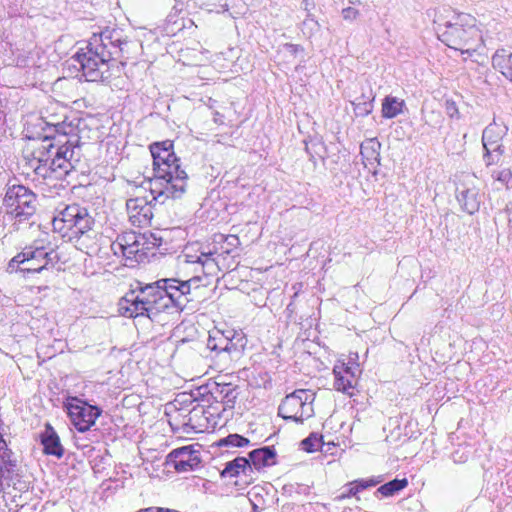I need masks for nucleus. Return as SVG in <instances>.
<instances>
[{
	"instance_id": "nucleus-1",
	"label": "nucleus",
	"mask_w": 512,
	"mask_h": 512,
	"mask_svg": "<svg viewBox=\"0 0 512 512\" xmlns=\"http://www.w3.org/2000/svg\"><path fill=\"white\" fill-rule=\"evenodd\" d=\"M198 277L188 280L160 279L143 285L137 282L119 302L120 313L129 318L147 317L155 320L161 312L172 308L183 310L190 301L191 285Z\"/></svg>"
},
{
	"instance_id": "nucleus-2",
	"label": "nucleus",
	"mask_w": 512,
	"mask_h": 512,
	"mask_svg": "<svg viewBox=\"0 0 512 512\" xmlns=\"http://www.w3.org/2000/svg\"><path fill=\"white\" fill-rule=\"evenodd\" d=\"M26 158L34 172L43 178L62 179L80 159V147L70 146L41 135L26 148Z\"/></svg>"
},
{
	"instance_id": "nucleus-3",
	"label": "nucleus",
	"mask_w": 512,
	"mask_h": 512,
	"mask_svg": "<svg viewBox=\"0 0 512 512\" xmlns=\"http://www.w3.org/2000/svg\"><path fill=\"white\" fill-rule=\"evenodd\" d=\"M433 25L438 39L462 55L471 57L483 44L476 18L470 14L440 8L435 11Z\"/></svg>"
},
{
	"instance_id": "nucleus-4",
	"label": "nucleus",
	"mask_w": 512,
	"mask_h": 512,
	"mask_svg": "<svg viewBox=\"0 0 512 512\" xmlns=\"http://www.w3.org/2000/svg\"><path fill=\"white\" fill-rule=\"evenodd\" d=\"M153 157L154 177L150 179V189L155 199L167 195L180 198L187 186V173L181 169L180 159L173 152L171 141L154 143L150 146Z\"/></svg>"
},
{
	"instance_id": "nucleus-5",
	"label": "nucleus",
	"mask_w": 512,
	"mask_h": 512,
	"mask_svg": "<svg viewBox=\"0 0 512 512\" xmlns=\"http://www.w3.org/2000/svg\"><path fill=\"white\" fill-rule=\"evenodd\" d=\"M72 59L86 81H101L108 73L109 52L103 38L97 34H93L86 48L78 51Z\"/></svg>"
},
{
	"instance_id": "nucleus-6",
	"label": "nucleus",
	"mask_w": 512,
	"mask_h": 512,
	"mask_svg": "<svg viewBox=\"0 0 512 512\" xmlns=\"http://www.w3.org/2000/svg\"><path fill=\"white\" fill-rule=\"evenodd\" d=\"M37 126L43 131V135L58 141H64L70 146H78L80 143L78 124L67 121L65 109L58 104L48 106L37 119Z\"/></svg>"
},
{
	"instance_id": "nucleus-7",
	"label": "nucleus",
	"mask_w": 512,
	"mask_h": 512,
	"mask_svg": "<svg viewBox=\"0 0 512 512\" xmlns=\"http://www.w3.org/2000/svg\"><path fill=\"white\" fill-rule=\"evenodd\" d=\"M52 226L54 232L69 241L78 233L81 235L83 232L91 230L94 226V218L87 208L72 204L56 211L52 219Z\"/></svg>"
},
{
	"instance_id": "nucleus-8",
	"label": "nucleus",
	"mask_w": 512,
	"mask_h": 512,
	"mask_svg": "<svg viewBox=\"0 0 512 512\" xmlns=\"http://www.w3.org/2000/svg\"><path fill=\"white\" fill-rule=\"evenodd\" d=\"M53 251H47L44 246H26L22 252L14 256L8 263L7 272L22 273L24 277L40 273L52 264Z\"/></svg>"
},
{
	"instance_id": "nucleus-9",
	"label": "nucleus",
	"mask_w": 512,
	"mask_h": 512,
	"mask_svg": "<svg viewBox=\"0 0 512 512\" xmlns=\"http://www.w3.org/2000/svg\"><path fill=\"white\" fill-rule=\"evenodd\" d=\"M315 393L308 389H298L287 395L279 405L278 414L286 420L303 423L314 415Z\"/></svg>"
},
{
	"instance_id": "nucleus-10",
	"label": "nucleus",
	"mask_w": 512,
	"mask_h": 512,
	"mask_svg": "<svg viewBox=\"0 0 512 512\" xmlns=\"http://www.w3.org/2000/svg\"><path fill=\"white\" fill-rule=\"evenodd\" d=\"M3 205L6 213L19 221L27 220L36 211V195L23 185L9 187Z\"/></svg>"
},
{
	"instance_id": "nucleus-11",
	"label": "nucleus",
	"mask_w": 512,
	"mask_h": 512,
	"mask_svg": "<svg viewBox=\"0 0 512 512\" xmlns=\"http://www.w3.org/2000/svg\"><path fill=\"white\" fill-rule=\"evenodd\" d=\"M239 396V388L232 383L210 382L197 389L196 399L207 405L221 403L224 409L234 408Z\"/></svg>"
},
{
	"instance_id": "nucleus-12",
	"label": "nucleus",
	"mask_w": 512,
	"mask_h": 512,
	"mask_svg": "<svg viewBox=\"0 0 512 512\" xmlns=\"http://www.w3.org/2000/svg\"><path fill=\"white\" fill-rule=\"evenodd\" d=\"M507 128L496 122L490 123L482 133L483 159L486 166L498 164L505 152L502 140Z\"/></svg>"
},
{
	"instance_id": "nucleus-13",
	"label": "nucleus",
	"mask_w": 512,
	"mask_h": 512,
	"mask_svg": "<svg viewBox=\"0 0 512 512\" xmlns=\"http://www.w3.org/2000/svg\"><path fill=\"white\" fill-rule=\"evenodd\" d=\"M66 408L72 424L79 432L88 431L101 414L98 407L89 405L77 398L68 401Z\"/></svg>"
},
{
	"instance_id": "nucleus-14",
	"label": "nucleus",
	"mask_w": 512,
	"mask_h": 512,
	"mask_svg": "<svg viewBox=\"0 0 512 512\" xmlns=\"http://www.w3.org/2000/svg\"><path fill=\"white\" fill-rule=\"evenodd\" d=\"M246 345V340L242 333L231 331H215L209 336L207 347L212 351L227 352L238 355Z\"/></svg>"
},
{
	"instance_id": "nucleus-15",
	"label": "nucleus",
	"mask_w": 512,
	"mask_h": 512,
	"mask_svg": "<svg viewBox=\"0 0 512 512\" xmlns=\"http://www.w3.org/2000/svg\"><path fill=\"white\" fill-rule=\"evenodd\" d=\"M456 198L463 211L468 214H474L480 208L483 202V194L475 184V178L466 176L456 188Z\"/></svg>"
},
{
	"instance_id": "nucleus-16",
	"label": "nucleus",
	"mask_w": 512,
	"mask_h": 512,
	"mask_svg": "<svg viewBox=\"0 0 512 512\" xmlns=\"http://www.w3.org/2000/svg\"><path fill=\"white\" fill-rule=\"evenodd\" d=\"M333 372L335 376V389L348 395H352V390L355 388L358 377L361 373L359 364L350 359L347 363L335 365Z\"/></svg>"
},
{
	"instance_id": "nucleus-17",
	"label": "nucleus",
	"mask_w": 512,
	"mask_h": 512,
	"mask_svg": "<svg viewBox=\"0 0 512 512\" xmlns=\"http://www.w3.org/2000/svg\"><path fill=\"white\" fill-rule=\"evenodd\" d=\"M129 222L136 227L150 225L153 218L152 205L143 197L130 198L126 201Z\"/></svg>"
},
{
	"instance_id": "nucleus-18",
	"label": "nucleus",
	"mask_w": 512,
	"mask_h": 512,
	"mask_svg": "<svg viewBox=\"0 0 512 512\" xmlns=\"http://www.w3.org/2000/svg\"><path fill=\"white\" fill-rule=\"evenodd\" d=\"M103 38V43L107 45L109 60L125 58L129 59L131 47H136L135 42L122 39L121 32L118 30L104 31L97 34Z\"/></svg>"
},
{
	"instance_id": "nucleus-19",
	"label": "nucleus",
	"mask_w": 512,
	"mask_h": 512,
	"mask_svg": "<svg viewBox=\"0 0 512 512\" xmlns=\"http://www.w3.org/2000/svg\"><path fill=\"white\" fill-rule=\"evenodd\" d=\"M168 458L178 472L193 470L200 463L197 452L192 450L190 446L173 450Z\"/></svg>"
},
{
	"instance_id": "nucleus-20",
	"label": "nucleus",
	"mask_w": 512,
	"mask_h": 512,
	"mask_svg": "<svg viewBox=\"0 0 512 512\" xmlns=\"http://www.w3.org/2000/svg\"><path fill=\"white\" fill-rule=\"evenodd\" d=\"M68 242L74 243L75 247L89 256L97 255L100 251L99 235L93 230H87L81 235L75 236Z\"/></svg>"
},
{
	"instance_id": "nucleus-21",
	"label": "nucleus",
	"mask_w": 512,
	"mask_h": 512,
	"mask_svg": "<svg viewBox=\"0 0 512 512\" xmlns=\"http://www.w3.org/2000/svg\"><path fill=\"white\" fill-rule=\"evenodd\" d=\"M248 460L252 465L253 471H260L262 468L276 463V451L272 446L258 448L249 453Z\"/></svg>"
},
{
	"instance_id": "nucleus-22",
	"label": "nucleus",
	"mask_w": 512,
	"mask_h": 512,
	"mask_svg": "<svg viewBox=\"0 0 512 512\" xmlns=\"http://www.w3.org/2000/svg\"><path fill=\"white\" fill-rule=\"evenodd\" d=\"M41 443L45 454L53 455L57 458L63 456L64 449L60 443V439L49 424L46 425L44 432L41 434Z\"/></svg>"
},
{
	"instance_id": "nucleus-23",
	"label": "nucleus",
	"mask_w": 512,
	"mask_h": 512,
	"mask_svg": "<svg viewBox=\"0 0 512 512\" xmlns=\"http://www.w3.org/2000/svg\"><path fill=\"white\" fill-rule=\"evenodd\" d=\"M253 468L250 461L246 457H237L226 463L225 468L221 472L223 477H234L243 475L252 479Z\"/></svg>"
},
{
	"instance_id": "nucleus-24",
	"label": "nucleus",
	"mask_w": 512,
	"mask_h": 512,
	"mask_svg": "<svg viewBox=\"0 0 512 512\" xmlns=\"http://www.w3.org/2000/svg\"><path fill=\"white\" fill-rule=\"evenodd\" d=\"M493 67L512 82V52L499 49L492 57Z\"/></svg>"
},
{
	"instance_id": "nucleus-25",
	"label": "nucleus",
	"mask_w": 512,
	"mask_h": 512,
	"mask_svg": "<svg viewBox=\"0 0 512 512\" xmlns=\"http://www.w3.org/2000/svg\"><path fill=\"white\" fill-rule=\"evenodd\" d=\"M380 147L381 144L376 139H368L361 144L360 153L366 166L380 163Z\"/></svg>"
},
{
	"instance_id": "nucleus-26",
	"label": "nucleus",
	"mask_w": 512,
	"mask_h": 512,
	"mask_svg": "<svg viewBox=\"0 0 512 512\" xmlns=\"http://www.w3.org/2000/svg\"><path fill=\"white\" fill-rule=\"evenodd\" d=\"M137 239H141V234H136L135 232H128L119 235L117 239L111 243V250L116 256H124L128 248L132 244L137 242Z\"/></svg>"
},
{
	"instance_id": "nucleus-27",
	"label": "nucleus",
	"mask_w": 512,
	"mask_h": 512,
	"mask_svg": "<svg viewBox=\"0 0 512 512\" xmlns=\"http://www.w3.org/2000/svg\"><path fill=\"white\" fill-rule=\"evenodd\" d=\"M404 106L403 100L394 96H386L382 102V116L387 119L395 118L403 112Z\"/></svg>"
},
{
	"instance_id": "nucleus-28",
	"label": "nucleus",
	"mask_w": 512,
	"mask_h": 512,
	"mask_svg": "<svg viewBox=\"0 0 512 512\" xmlns=\"http://www.w3.org/2000/svg\"><path fill=\"white\" fill-rule=\"evenodd\" d=\"M306 152L309 155L310 160L316 164L317 159L325 160L327 148L324 142L320 138H311L306 142Z\"/></svg>"
},
{
	"instance_id": "nucleus-29",
	"label": "nucleus",
	"mask_w": 512,
	"mask_h": 512,
	"mask_svg": "<svg viewBox=\"0 0 512 512\" xmlns=\"http://www.w3.org/2000/svg\"><path fill=\"white\" fill-rule=\"evenodd\" d=\"M186 263H197L200 264L203 271L208 270L209 272L216 266L213 254L211 252H201L200 255L184 254Z\"/></svg>"
},
{
	"instance_id": "nucleus-30",
	"label": "nucleus",
	"mask_w": 512,
	"mask_h": 512,
	"mask_svg": "<svg viewBox=\"0 0 512 512\" xmlns=\"http://www.w3.org/2000/svg\"><path fill=\"white\" fill-rule=\"evenodd\" d=\"M408 480L406 478L403 479H394L389 481L383 485H381L376 493L381 494L383 497H391L407 487Z\"/></svg>"
},
{
	"instance_id": "nucleus-31",
	"label": "nucleus",
	"mask_w": 512,
	"mask_h": 512,
	"mask_svg": "<svg viewBox=\"0 0 512 512\" xmlns=\"http://www.w3.org/2000/svg\"><path fill=\"white\" fill-rule=\"evenodd\" d=\"M373 100L374 97L362 95L360 98L352 101L355 115L358 117L368 116L373 110Z\"/></svg>"
},
{
	"instance_id": "nucleus-32",
	"label": "nucleus",
	"mask_w": 512,
	"mask_h": 512,
	"mask_svg": "<svg viewBox=\"0 0 512 512\" xmlns=\"http://www.w3.org/2000/svg\"><path fill=\"white\" fill-rule=\"evenodd\" d=\"M145 245V236L141 234V239H137V242H135L128 248V250L124 254V257L127 259H135L136 261H138L142 256L145 255Z\"/></svg>"
},
{
	"instance_id": "nucleus-33",
	"label": "nucleus",
	"mask_w": 512,
	"mask_h": 512,
	"mask_svg": "<svg viewBox=\"0 0 512 512\" xmlns=\"http://www.w3.org/2000/svg\"><path fill=\"white\" fill-rule=\"evenodd\" d=\"M493 180L509 189L512 187V172L510 169L494 170L491 174Z\"/></svg>"
},
{
	"instance_id": "nucleus-34",
	"label": "nucleus",
	"mask_w": 512,
	"mask_h": 512,
	"mask_svg": "<svg viewBox=\"0 0 512 512\" xmlns=\"http://www.w3.org/2000/svg\"><path fill=\"white\" fill-rule=\"evenodd\" d=\"M249 439L239 435V434H230L225 438L219 440V446H232V447H244L249 445Z\"/></svg>"
},
{
	"instance_id": "nucleus-35",
	"label": "nucleus",
	"mask_w": 512,
	"mask_h": 512,
	"mask_svg": "<svg viewBox=\"0 0 512 512\" xmlns=\"http://www.w3.org/2000/svg\"><path fill=\"white\" fill-rule=\"evenodd\" d=\"M321 447V438L311 434L301 442V448L306 452L317 451Z\"/></svg>"
},
{
	"instance_id": "nucleus-36",
	"label": "nucleus",
	"mask_w": 512,
	"mask_h": 512,
	"mask_svg": "<svg viewBox=\"0 0 512 512\" xmlns=\"http://www.w3.org/2000/svg\"><path fill=\"white\" fill-rule=\"evenodd\" d=\"M303 50L302 46L292 43H285L281 48V52L289 57H296L299 53H302Z\"/></svg>"
},
{
	"instance_id": "nucleus-37",
	"label": "nucleus",
	"mask_w": 512,
	"mask_h": 512,
	"mask_svg": "<svg viewBox=\"0 0 512 512\" xmlns=\"http://www.w3.org/2000/svg\"><path fill=\"white\" fill-rule=\"evenodd\" d=\"M357 481L360 485L361 490H364V489L378 485L380 482H382V478L375 477V478H370V479H361V480H357Z\"/></svg>"
},
{
	"instance_id": "nucleus-38",
	"label": "nucleus",
	"mask_w": 512,
	"mask_h": 512,
	"mask_svg": "<svg viewBox=\"0 0 512 512\" xmlns=\"http://www.w3.org/2000/svg\"><path fill=\"white\" fill-rule=\"evenodd\" d=\"M360 15L359 10L353 7H347L342 10V16L347 21H354Z\"/></svg>"
},
{
	"instance_id": "nucleus-39",
	"label": "nucleus",
	"mask_w": 512,
	"mask_h": 512,
	"mask_svg": "<svg viewBox=\"0 0 512 512\" xmlns=\"http://www.w3.org/2000/svg\"><path fill=\"white\" fill-rule=\"evenodd\" d=\"M362 491L361 488H360V485L358 483V481H353L351 483H349V490L347 493L345 494H342L341 496H339V499H344V498H347V497H351V496H355L358 492Z\"/></svg>"
},
{
	"instance_id": "nucleus-40",
	"label": "nucleus",
	"mask_w": 512,
	"mask_h": 512,
	"mask_svg": "<svg viewBox=\"0 0 512 512\" xmlns=\"http://www.w3.org/2000/svg\"><path fill=\"white\" fill-rule=\"evenodd\" d=\"M319 28V24L316 20H314L313 18H310L308 17L307 19H305L302 23V30L304 33L306 29H309L310 32H312L313 30H317Z\"/></svg>"
},
{
	"instance_id": "nucleus-41",
	"label": "nucleus",
	"mask_w": 512,
	"mask_h": 512,
	"mask_svg": "<svg viewBox=\"0 0 512 512\" xmlns=\"http://www.w3.org/2000/svg\"><path fill=\"white\" fill-rule=\"evenodd\" d=\"M469 454L465 452H460V450H456L452 453V459L455 463H464L468 460Z\"/></svg>"
},
{
	"instance_id": "nucleus-42",
	"label": "nucleus",
	"mask_w": 512,
	"mask_h": 512,
	"mask_svg": "<svg viewBox=\"0 0 512 512\" xmlns=\"http://www.w3.org/2000/svg\"><path fill=\"white\" fill-rule=\"evenodd\" d=\"M446 112L450 117H454L458 114V108L453 101H446Z\"/></svg>"
},
{
	"instance_id": "nucleus-43",
	"label": "nucleus",
	"mask_w": 512,
	"mask_h": 512,
	"mask_svg": "<svg viewBox=\"0 0 512 512\" xmlns=\"http://www.w3.org/2000/svg\"><path fill=\"white\" fill-rule=\"evenodd\" d=\"M149 190H151V189L149 188ZM150 193H151V195H152V199H150V201H149L150 203H151V202H153V200H154V201H159L160 203H164L165 199L170 198V197H169V196H167V195H163L162 197H159L158 199H155V198H154V197H155V194H153V193H152V191H150ZM172 198H173V199H175L174 197H172Z\"/></svg>"
},
{
	"instance_id": "nucleus-44",
	"label": "nucleus",
	"mask_w": 512,
	"mask_h": 512,
	"mask_svg": "<svg viewBox=\"0 0 512 512\" xmlns=\"http://www.w3.org/2000/svg\"><path fill=\"white\" fill-rule=\"evenodd\" d=\"M137 512H160V508L159 507H149V508L141 509Z\"/></svg>"
},
{
	"instance_id": "nucleus-45",
	"label": "nucleus",
	"mask_w": 512,
	"mask_h": 512,
	"mask_svg": "<svg viewBox=\"0 0 512 512\" xmlns=\"http://www.w3.org/2000/svg\"><path fill=\"white\" fill-rule=\"evenodd\" d=\"M160 512H179V511H177V510H172V509L160 508Z\"/></svg>"
}]
</instances>
